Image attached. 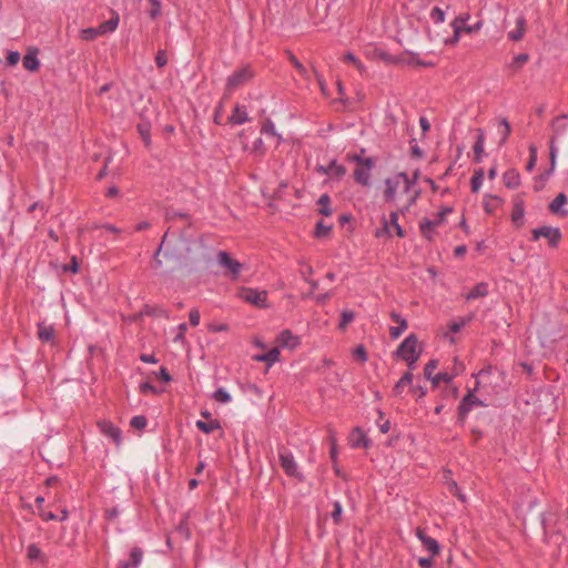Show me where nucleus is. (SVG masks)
Wrapping results in <instances>:
<instances>
[{
	"label": "nucleus",
	"instance_id": "nucleus-1",
	"mask_svg": "<svg viewBox=\"0 0 568 568\" xmlns=\"http://www.w3.org/2000/svg\"><path fill=\"white\" fill-rule=\"evenodd\" d=\"M475 389H468L467 394L462 398L457 407V424L464 426L468 414L475 407H483L486 404L475 395Z\"/></svg>",
	"mask_w": 568,
	"mask_h": 568
},
{
	"label": "nucleus",
	"instance_id": "nucleus-2",
	"mask_svg": "<svg viewBox=\"0 0 568 568\" xmlns=\"http://www.w3.org/2000/svg\"><path fill=\"white\" fill-rule=\"evenodd\" d=\"M254 70L250 64L242 67L241 69L234 71L226 81V90L232 92L237 88L246 84L254 78Z\"/></svg>",
	"mask_w": 568,
	"mask_h": 568
},
{
	"label": "nucleus",
	"instance_id": "nucleus-3",
	"mask_svg": "<svg viewBox=\"0 0 568 568\" xmlns=\"http://www.w3.org/2000/svg\"><path fill=\"white\" fill-rule=\"evenodd\" d=\"M540 237H545L548 241L550 247H558L562 234L558 227L552 226H540L531 231V240L538 241Z\"/></svg>",
	"mask_w": 568,
	"mask_h": 568
},
{
	"label": "nucleus",
	"instance_id": "nucleus-4",
	"mask_svg": "<svg viewBox=\"0 0 568 568\" xmlns=\"http://www.w3.org/2000/svg\"><path fill=\"white\" fill-rule=\"evenodd\" d=\"M239 297L256 307H267V292L258 291L252 287H241L239 291Z\"/></svg>",
	"mask_w": 568,
	"mask_h": 568
},
{
	"label": "nucleus",
	"instance_id": "nucleus-5",
	"mask_svg": "<svg viewBox=\"0 0 568 568\" xmlns=\"http://www.w3.org/2000/svg\"><path fill=\"white\" fill-rule=\"evenodd\" d=\"M280 464L285 474L290 477L303 479L302 474L298 471L297 464L293 454L284 446L278 449Z\"/></svg>",
	"mask_w": 568,
	"mask_h": 568
},
{
	"label": "nucleus",
	"instance_id": "nucleus-6",
	"mask_svg": "<svg viewBox=\"0 0 568 568\" xmlns=\"http://www.w3.org/2000/svg\"><path fill=\"white\" fill-rule=\"evenodd\" d=\"M217 262L219 265L225 270L224 274L230 276L232 280H236L243 268V264L233 258L225 251L219 252Z\"/></svg>",
	"mask_w": 568,
	"mask_h": 568
},
{
	"label": "nucleus",
	"instance_id": "nucleus-7",
	"mask_svg": "<svg viewBox=\"0 0 568 568\" xmlns=\"http://www.w3.org/2000/svg\"><path fill=\"white\" fill-rule=\"evenodd\" d=\"M399 213L398 212H390L389 214V221H387L385 217L383 219V227L381 230L376 231V237H381L383 235H386L388 237L393 236L392 230L395 232V234L398 237H404L405 232L402 229V226L398 223Z\"/></svg>",
	"mask_w": 568,
	"mask_h": 568
},
{
	"label": "nucleus",
	"instance_id": "nucleus-8",
	"mask_svg": "<svg viewBox=\"0 0 568 568\" xmlns=\"http://www.w3.org/2000/svg\"><path fill=\"white\" fill-rule=\"evenodd\" d=\"M418 338L415 334H409L394 352V356L405 359V357L418 355L420 351H417Z\"/></svg>",
	"mask_w": 568,
	"mask_h": 568
},
{
	"label": "nucleus",
	"instance_id": "nucleus-9",
	"mask_svg": "<svg viewBox=\"0 0 568 568\" xmlns=\"http://www.w3.org/2000/svg\"><path fill=\"white\" fill-rule=\"evenodd\" d=\"M407 179V173L405 172H398L392 178H387L385 180V190H384V200L387 203H392L396 199V192L399 187L402 180Z\"/></svg>",
	"mask_w": 568,
	"mask_h": 568
},
{
	"label": "nucleus",
	"instance_id": "nucleus-10",
	"mask_svg": "<svg viewBox=\"0 0 568 568\" xmlns=\"http://www.w3.org/2000/svg\"><path fill=\"white\" fill-rule=\"evenodd\" d=\"M143 549L135 546L131 549L129 559L121 560L119 562V568H139L143 559Z\"/></svg>",
	"mask_w": 568,
	"mask_h": 568
},
{
	"label": "nucleus",
	"instance_id": "nucleus-11",
	"mask_svg": "<svg viewBox=\"0 0 568 568\" xmlns=\"http://www.w3.org/2000/svg\"><path fill=\"white\" fill-rule=\"evenodd\" d=\"M99 427L103 435L110 437L116 445H120L122 432L119 427L106 420L100 422Z\"/></svg>",
	"mask_w": 568,
	"mask_h": 568
},
{
	"label": "nucleus",
	"instance_id": "nucleus-12",
	"mask_svg": "<svg viewBox=\"0 0 568 568\" xmlns=\"http://www.w3.org/2000/svg\"><path fill=\"white\" fill-rule=\"evenodd\" d=\"M316 170L322 174H331L337 179H341L346 173L345 166L338 164L336 160H332L327 166L318 165Z\"/></svg>",
	"mask_w": 568,
	"mask_h": 568
},
{
	"label": "nucleus",
	"instance_id": "nucleus-13",
	"mask_svg": "<svg viewBox=\"0 0 568 568\" xmlns=\"http://www.w3.org/2000/svg\"><path fill=\"white\" fill-rule=\"evenodd\" d=\"M349 443L351 446L355 448H367L371 445V440L367 438L365 433L359 427L354 428L353 432L351 433Z\"/></svg>",
	"mask_w": 568,
	"mask_h": 568
},
{
	"label": "nucleus",
	"instance_id": "nucleus-14",
	"mask_svg": "<svg viewBox=\"0 0 568 568\" xmlns=\"http://www.w3.org/2000/svg\"><path fill=\"white\" fill-rule=\"evenodd\" d=\"M416 536L422 541L424 548L428 550L432 556H435L439 552L438 542L434 538L427 536L424 530L417 529Z\"/></svg>",
	"mask_w": 568,
	"mask_h": 568
},
{
	"label": "nucleus",
	"instance_id": "nucleus-15",
	"mask_svg": "<svg viewBox=\"0 0 568 568\" xmlns=\"http://www.w3.org/2000/svg\"><path fill=\"white\" fill-rule=\"evenodd\" d=\"M568 202V197L565 193H559L550 203H549V211L554 214L566 216L568 214V211L562 210V206Z\"/></svg>",
	"mask_w": 568,
	"mask_h": 568
},
{
	"label": "nucleus",
	"instance_id": "nucleus-16",
	"mask_svg": "<svg viewBox=\"0 0 568 568\" xmlns=\"http://www.w3.org/2000/svg\"><path fill=\"white\" fill-rule=\"evenodd\" d=\"M465 369V365H459V371H456L455 373H448V372H440L432 378V385L433 387H437L439 383H446L449 384L456 376H458L460 373H463Z\"/></svg>",
	"mask_w": 568,
	"mask_h": 568
},
{
	"label": "nucleus",
	"instance_id": "nucleus-17",
	"mask_svg": "<svg viewBox=\"0 0 568 568\" xmlns=\"http://www.w3.org/2000/svg\"><path fill=\"white\" fill-rule=\"evenodd\" d=\"M453 212V207L452 206H444L435 216V219L430 220V219H427V217H424V226L428 227V226H433V227H437L439 225H442L445 220H446V216L448 214H450Z\"/></svg>",
	"mask_w": 568,
	"mask_h": 568
},
{
	"label": "nucleus",
	"instance_id": "nucleus-18",
	"mask_svg": "<svg viewBox=\"0 0 568 568\" xmlns=\"http://www.w3.org/2000/svg\"><path fill=\"white\" fill-rule=\"evenodd\" d=\"M250 119L246 113V108L244 105L236 104L232 114L229 116V122L231 124H243L247 122Z\"/></svg>",
	"mask_w": 568,
	"mask_h": 568
},
{
	"label": "nucleus",
	"instance_id": "nucleus-19",
	"mask_svg": "<svg viewBox=\"0 0 568 568\" xmlns=\"http://www.w3.org/2000/svg\"><path fill=\"white\" fill-rule=\"evenodd\" d=\"M485 133L483 129H477V138L474 144V161L476 163L481 162L484 154Z\"/></svg>",
	"mask_w": 568,
	"mask_h": 568
},
{
	"label": "nucleus",
	"instance_id": "nucleus-20",
	"mask_svg": "<svg viewBox=\"0 0 568 568\" xmlns=\"http://www.w3.org/2000/svg\"><path fill=\"white\" fill-rule=\"evenodd\" d=\"M27 557L30 561H39L42 565L48 564V557L42 552V550L36 544H31L28 546Z\"/></svg>",
	"mask_w": 568,
	"mask_h": 568
},
{
	"label": "nucleus",
	"instance_id": "nucleus-21",
	"mask_svg": "<svg viewBox=\"0 0 568 568\" xmlns=\"http://www.w3.org/2000/svg\"><path fill=\"white\" fill-rule=\"evenodd\" d=\"M277 342L280 346L287 348H295L298 345V338L294 336L288 329L283 331L278 335Z\"/></svg>",
	"mask_w": 568,
	"mask_h": 568
},
{
	"label": "nucleus",
	"instance_id": "nucleus-22",
	"mask_svg": "<svg viewBox=\"0 0 568 568\" xmlns=\"http://www.w3.org/2000/svg\"><path fill=\"white\" fill-rule=\"evenodd\" d=\"M504 184L508 189H516L520 184L519 173L515 169L507 170L503 175Z\"/></svg>",
	"mask_w": 568,
	"mask_h": 568
},
{
	"label": "nucleus",
	"instance_id": "nucleus-23",
	"mask_svg": "<svg viewBox=\"0 0 568 568\" xmlns=\"http://www.w3.org/2000/svg\"><path fill=\"white\" fill-rule=\"evenodd\" d=\"M413 374L412 372H406L404 373V375L399 378V381L395 384V386L393 387V394L395 396H399L406 386H413L412 385V382H413Z\"/></svg>",
	"mask_w": 568,
	"mask_h": 568
},
{
	"label": "nucleus",
	"instance_id": "nucleus-24",
	"mask_svg": "<svg viewBox=\"0 0 568 568\" xmlns=\"http://www.w3.org/2000/svg\"><path fill=\"white\" fill-rule=\"evenodd\" d=\"M23 68L28 71L34 72L40 67V61L37 57V51H29L22 59Z\"/></svg>",
	"mask_w": 568,
	"mask_h": 568
},
{
	"label": "nucleus",
	"instance_id": "nucleus-25",
	"mask_svg": "<svg viewBox=\"0 0 568 568\" xmlns=\"http://www.w3.org/2000/svg\"><path fill=\"white\" fill-rule=\"evenodd\" d=\"M369 179H371V171L363 166H356L354 170V180L356 183L368 186L369 185Z\"/></svg>",
	"mask_w": 568,
	"mask_h": 568
},
{
	"label": "nucleus",
	"instance_id": "nucleus-26",
	"mask_svg": "<svg viewBox=\"0 0 568 568\" xmlns=\"http://www.w3.org/2000/svg\"><path fill=\"white\" fill-rule=\"evenodd\" d=\"M526 20L524 17H519L516 21V28L508 32V38L513 41H519L525 33Z\"/></svg>",
	"mask_w": 568,
	"mask_h": 568
},
{
	"label": "nucleus",
	"instance_id": "nucleus-27",
	"mask_svg": "<svg viewBox=\"0 0 568 568\" xmlns=\"http://www.w3.org/2000/svg\"><path fill=\"white\" fill-rule=\"evenodd\" d=\"M38 337L41 342H51L54 337V328L44 323L38 324Z\"/></svg>",
	"mask_w": 568,
	"mask_h": 568
},
{
	"label": "nucleus",
	"instance_id": "nucleus-28",
	"mask_svg": "<svg viewBox=\"0 0 568 568\" xmlns=\"http://www.w3.org/2000/svg\"><path fill=\"white\" fill-rule=\"evenodd\" d=\"M524 202L517 201L514 204L513 213H511V221L516 226H521L524 223Z\"/></svg>",
	"mask_w": 568,
	"mask_h": 568
},
{
	"label": "nucleus",
	"instance_id": "nucleus-29",
	"mask_svg": "<svg viewBox=\"0 0 568 568\" xmlns=\"http://www.w3.org/2000/svg\"><path fill=\"white\" fill-rule=\"evenodd\" d=\"M488 294L487 284L486 283H478L476 284L466 295V300H476L479 297H484Z\"/></svg>",
	"mask_w": 568,
	"mask_h": 568
},
{
	"label": "nucleus",
	"instance_id": "nucleus-30",
	"mask_svg": "<svg viewBox=\"0 0 568 568\" xmlns=\"http://www.w3.org/2000/svg\"><path fill=\"white\" fill-rule=\"evenodd\" d=\"M196 427L203 432L204 434H211L213 433L215 429H220L221 428V424L217 419H210L207 422H204V420H197L196 422Z\"/></svg>",
	"mask_w": 568,
	"mask_h": 568
},
{
	"label": "nucleus",
	"instance_id": "nucleus-31",
	"mask_svg": "<svg viewBox=\"0 0 568 568\" xmlns=\"http://www.w3.org/2000/svg\"><path fill=\"white\" fill-rule=\"evenodd\" d=\"M503 200L497 195H486L484 200V209L487 213L491 214L500 204Z\"/></svg>",
	"mask_w": 568,
	"mask_h": 568
},
{
	"label": "nucleus",
	"instance_id": "nucleus-32",
	"mask_svg": "<svg viewBox=\"0 0 568 568\" xmlns=\"http://www.w3.org/2000/svg\"><path fill=\"white\" fill-rule=\"evenodd\" d=\"M138 132L141 135V139L145 146L151 145V124L146 121L138 124Z\"/></svg>",
	"mask_w": 568,
	"mask_h": 568
},
{
	"label": "nucleus",
	"instance_id": "nucleus-33",
	"mask_svg": "<svg viewBox=\"0 0 568 568\" xmlns=\"http://www.w3.org/2000/svg\"><path fill=\"white\" fill-rule=\"evenodd\" d=\"M317 204L320 205L318 213L321 215L329 216L332 214V210L329 207L331 197L327 193H324L318 197Z\"/></svg>",
	"mask_w": 568,
	"mask_h": 568
},
{
	"label": "nucleus",
	"instance_id": "nucleus-34",
	"mask_svg": "<svg viewBox=\"0 0 568 568\" xmlns=\"http://www.w3.org/2000/svg\"><path fill=\"white\" fill-rule=\"evenodd\" d=\"M278 356H280V349L277 347H274V348L270 349L267 353L255 356V359L258 362H265L268 365H271L278 361Z\"/></svg>",
	"mask_w": 568,
	"mask_h": 568
},
{
	"label": "nucleus",
	"instance_id": "nucleus-35",
	"mask_svg": "<svg viewBox=\"0 0 568 568\" xmlns=\"http://www.w3.org/2000/svg\"><path fill=\"white\" fill-rule=\"evenodd\" d=\"M392 61L394 62H403V63H406L408 65H418V67H433L434 63L432 62H426V61H423L420 59H418L417 54L415 53H412L407 60H403L402 58H397V59H393Z\"/></svg>",
	"mask_w": 568,
	"mask_h": 568
},
{
	"label": "nucleus",
	"instance_id": "nucleus-36",
	"mask_svg": "<svg viewBox=\"0 0 568 568\" xmlns=\"http://www.w3.org/2000/svg\"><path fill=\"white\" fill-rule=\"evenodd\" d=\"M484 170L481 168H479L478 170H476L471 176V180H470V189H471V192L474 193H477L483 184V181H484Z\"/></svg>",
	"mask_w": 568,
	"mask_h": 568
},
{
	"label": "nucleus",
	"instance_id": "nucleus-37",
	"mask_svg": "<svg viewBox=\"0 0 568 568\" xmlns=\"http://www.w3.org/2000/svg\"><path fill=\"white\" fill-rule=\"evenodd\" d=\"M529 60L528 53H519L516 57H514L511 63L509 64V68L514 71L520 70L524 64Z\"/></svg>",
	"mask_w": 568,
	"mask_h": 568
},
{
	"label": "nucleus",
	"instance_id": "nucleus-38",
	"mask_svg": "<svg viewBox=\"0 0 568 568\" xmlns=\"http://www.w3.org/2000/svg\"><path fill=\"white\" fill-rule=\"evenodd\" d=\"M499 125L503 126V130L500 131L501 138L499 141V146H501L506 143L507 139L509 138V135L511 133V128H510L509 122L505 118L499 120Z\"/></svg>",
	"mask_w": 568,
	"mask_h": 568
},
{
	"label": "nucleus",
	"instance_id": "nucleus-39",
	"mask_svg": "<svg viewBox=\"0 0 568 568\" xmlns=\"http://www.w3.org/2000/svg\"><path fill=\"white\" fill-rule=\"evenodd\" d=\"M164 217H165V221H168V222H172L175 219H183L190 223V215L187 213L178 212L173 209H166Z\"/></svg>",
	"mask_w": 568,
	"mask_h": 568
},
{
	"label": "nucleus",
	"instance_id": "nucleus-40",
	"mask_svg": "<svg viewBox=\"0 0 568 568\" xmlns=\"http://www.w3.org/2000/svg\"><path fill=\"white\" fill-rule=\"evenodd\" d=\"M102 33H104V30H100V28H87L81 30V39L85 41H92Z\"/></svg>",
	"mask_w": 568,
	"mask_h": 568
},
{
	"label": "nucleus",
	"instance_id": "nucleus-41",
	"mask_svg": "<svg viewBox=\"0 0 568 568\" xmlns=\"http://www.w3.org/2000/svg\"><path fill=\"white\" fill-rule=\"evenodd\" d=\"M355 313L351 310H343L341 313V321L338 324L339 329H345L346 326L354 320Z\"/></svg>",
	"mask_w": 568,
	"mask_h": 568
},
{
	"label": "nucleus",
	"instance_id": "nucleus-42",
	"mask_svg": "<svg viewBox=\"0 0 568 568\" xmlns=\"http://www.w3.org/2000/svg\"><path fill=\"white\" fill-rule=\"evenodd\" d=\"M332 225H325L323 221H318L315 226L314 236L317 239L325 237L329 234Z\"/></svg>",
	"mask_w": 568,
	"mask_h": 568
},
{
	"label": "nucleus",
	"instance_id": "nucleus-43",
	"mask_svg": "<svg viewBox=\"0 0 568 568\" xmlns=\"http://www.w3.org/2000/svg\"><path fill=\"white\" fill-rule=\"evenodd\" d=\"M286 54H287L290 62L294 65V68L297 70V72L302 77L306 78L307 70L305 69V67L297 60V58L291 51L287 50Z\"/></svg>",
	"mask_w": 568,
	"mask_h": 568
},
{
	"label": "nucleus",
	"instance_id": "nucleus-44",
	"mask_svg": "<svg viewBox=\"0 0 568 568\" xmlns=\"http://www.w3.org/2000/svg\"><path fill=\"white\" fill-rule=\"evenodd\" d=\"M216 402L227 404L231 402V395L222 387L217 388L212 396Z\"/></svg>",
	"mask_w": 568,
	"mask_h": 568
},
{
	"label": "nucleus",
	"instance_id": "nucleus-45",
	"mask_svg": "<svg viewBox=\"0 0 568 568\" xmlns=\"http://www.w3.org/2000/svg\"><path fill=\"white\" fill-rule=\"evenodd\" d=\"M343 507L339 501L333 503V511L331 513V517L335 525H339L342 521Z\"/></svg>",
	"mask_w": 568,
	"mask_h": 568
},
{
	"label": "nucleus",
	"instance_id": "nucleus-46",
	"mask_svg": "<svg viewBox=\"0 0 568 568\" xmlns=\"http://www.w3.org/2000/svg\"><path fill=\"white\" fill-rule=\"evenodd\" d=\"M470 16L469 13H462L458 17L454 19V21L450 23L452 28L458 27L459 30L464 31V28L467 26V21L469 20Z\"/></svg>",
	"mask_w": 568,
	"mask_h": 568
},
{
	"label": "nucleus",
	"instance_id": "nucleus-47",
	"mask_svg": "<svg viewBox=\"0 0 568 568\" xmlns=\"http://www.w3.org/2000/svg\"><path fill=\"white\" fill-rule=\"evenodd\" d=\"M166 236H168V232H165V234L163 235L162 241H161L159 247L156 248V251L153 254L152 266L155 270H158V268H160L162 266V261L160 260V253L162 251V246H163L164 241L166 240Z\"/></svg>",
	"mask_w": 568,
	"mask_h": 568
},
{
	"label": "nucleus",
	"instance_id": "nucleus-48",
	"mask_svg": "<svg viewBox=\"0 0 568 568\" xmlns=\"http://www.w3.org/2000/svg\"><path fill=\"white\" fill-rule=\"evenodd\" d=\"M407 321H402L398 326H392L389 328V336L392 339H396L400 336V334L407 328Z\"/></svg>",
	"mask_w": 568,
	"mask_h": 568
},
{
	"label": "nucleus",
	"instance_id": "nucleus-49",
	"mask_svg": "<svg viewBox=\"0 0 568 568\" xmlns=\"http://www.w3.org/2000/svg\"><path fill=\"white\" fill-rule=\"evenodd\" d=\"M430 19L434 23H443L445 21V12L439 7H434L430 11Z\"/></svg>",
	"mask_w": 568,
	"mask_h": 568
},
{
	"label": "nucleus",
	"instance_id": "nucleus-50",
	"mask_svg": "<svg viewBox=\"0 0 568 568\" xmlns=\"http://www.w3.org/2000/svg\"><path fill=\"white\" fill-rule=\"evenodd\" d=\"M438 366V361L437 359H430L424 367V376L432 381V378L434 377L433 373L434 371L437 368Z\"/></svg>",
	"mask_w": 568,
	"mask_h": 568
},
{
	"label": "nucleus",
	"instance_id": "nucleus-51",
	"mask_svg": "<svg viewBox=\"0 0 568 568\" xmlns=\"http://www.w3.org/2000/svg\"><path fill=\"white\" fill-rule=\"evenodd\" d=\"M537 162V148L535 145L529 146V160L526 165L527 171H532Z\"/></svg>",
	"mask_w": 568,
	"mask_h": 568
},
{
	"label": "nucleus",
	"instance_id": "nucleus-52",
	"mask_svg": "<svg viewBox=\"0 0 568 568\" xmlns=\"http://www.w3.org/2000/svg\"><path fill=\"white\" fill-rule=\"evenodd\" d=\"M146 424L148 420L143 415L134 416L130 422V425L135 429H143L146 426Z\"/></svg>",
	"mask_w": 568,
	"mask_h": 568
},
{
	"label": "nucleus",
	"instance_id": "nucleus-53",
	"mask_svg": "<svg viewBox=\"0 0 568 568\" xmlns=\"http://www.w3.org/2000/svg\"><path fill=\"white\" fill-rule=\"evenodd\" d=\"M343 61L346 63L354 64L358 70H362V68H363L362 62L352 52H346L343 55Z\"/></svg>",
	"mask_w": 568,
	"mask_h": 568
},
{
	"label": "nucleus",
	"instance_id": "nucleus-54",
	"mask_svg": "<svg viewBox=\"0 0 568 568\" xmlns=\"http://www.w3.org/2000/svg\"><path fill=\"white\" fill-rule=\"evenodd\" d=\"M353 355L354 357L362 362V363H365L367 361V352L365 349V347L363 345H358L354 352H353Z\"/></svg>",
	"mask_w": 568,
	"mask_h": 568
},
{
	"label": "nucleus",
	"instance_id": "nucleus-55",
	"mask_svg": "<svg viewBox=\"0 0 568 568\" xmlns=\"http://www.w3.org/2000/svg\"><path fill=\"white\" fill-rule=\"evenodd\" d=\"M155 64L158 68L162 69L168 63L166 52L164 50H159L155 54Z\"/></svg>",
	"mask_w": 568,
	"mask_h": 568
},
{
	"label": "nucleus",
	"instance_id": "nucleus-56",
	"mask_svg": "<svg viewBox=\"0 0 568 568\" xmlns=\"http://www.w3.org/2000/svg\"><path fill=\"white\" fill-rule=\"evenodd\" d=\"M410 144V155L416 159H422L424 156L423 150L416 144V140L412 139L409 141Z\"/></svg>",
	"mask_w": 568,
	"mask_h": 568
},
{
	"label": "nucleus",
	"instance_id": "nucleus-57",
	"mask_svg": "<svg viewBox=\"0 0 568 568\" xmlns=\"http://www.w3.org/2000/svg\"><path fill=\"white\" fill-rule=\"evenodd\" d=\"M118 23H119V17H115V18H111L110 20L102 23L99 28H100V30H104V32L106 30L113 31L116 29Z\"/></svg>",
	"mask_w": 568,
	"mask_h": 568
},
{
	"label": "nucleus",
	"instance_id": "nucleus-58",
	"mask_svg": "<svg viewBox=\"0 0 568 568\" xmlns=\"http://www.w3.org/2000/svg\"><path fill=\"white\" fill-rule=\"evenodd\" d=\"M419 230H420L422 235L426 240H428V241L433 240V234H434L435 227H433V226H428V227L424 226V219L419 223Z\"/></svg>",
	"mask_w": 568,
	"mask_h": 568
},
{
	"label": "nucleus",
	"instance_id": "nucleus-59",
	"mask_svg": "<svg viewBox=\"0 0 568 568\" xmlns=\"http://www.w3.org/2000/svg\"><path fill=\"white\" fill-rule=\"evenodd\" d=\"M453 30H454L453 37H450L449 39H447L445 41V43L450 47H454L458 43V41L460 39V34L463 32L462 30L458 29V27L453 28Z\"/></svg>",
	"mask_w": 568,
	"mask_h": 568
},
{
	"label": "nucleus",
	"instance_id": "nucleus-60",
	"mask_svg": "<svg viewBox=\"0 0 568 568\" xmlns=\"http://www.w3.org/2000/svg\"><path fill=\"white\" fill-rule=\"evenodd\" d=\"M149 2L152 6V9L150 10V17L152 19H154V18H156L160 14L161 1L160 0H149Z\"/></svg>",
	"mask_w": 568,
	"mask_h": 568
},
{
	"label": "nucleus",
	"instance_id": "nucleus-61",
	"mask_svg": "<svg viewBox=\"0 0 568 568\" xmlns=\"http://www.w3.org/2000/svg\"><path fill=\"white\" fill-rule=\"evenodd\" d=\"M200 312L197 308H192L189 313V321L192 326H197L200 323Z\"/></svg>",
	"mask_w": 568,
	"mask_h": 568
},
{
	"label": "nucleus",
	"instance_id": "nucleus-62",
	"mask_svg": "<svg viewBox=\"0 0 568 568\" xmlns=\"http://www.w3.org/2000/svg\"><path fill=\"white\" fill-rule=\"evenodd\" d=\"M20 60V53L18 51H9L7 55V64L10 67L16 65Z\"/></svg>",
	"mask_w": 568,
	"mask_h": 568
},
{
	"label": "nucleus",
	"instance_id": "nucleus-63",
	"mask_svg": "<svg viewBox=\"0 0 568 568\" xmlns=\"http://www.w3.org/2000/svg\"><path fill=\"white\" fill-rule=\"evenodd\" d=\"M207 329L213 333L225 332L229 329V326L223 323H211L207 325Z\"/></svg>",
	"mask_w": 568,
	"mask_h": 568
},
{
	"label": "nucleus",
	"instance_id": "nucleus-64",
	"mask_svg": "<svg viewBox=\"0 0 568 568\" xmlns=\"http://www.w3.org/2000/svg\"><path fill=\"white\" fill-rule=\"evenodd\" d=\"M448 489L454 496H457L462 501H465V496L460 493V489L456 481H452L449 484Z\"/></svg>",
	"mask_w": 568,
	"mask_h": 568
}]
</instances>
